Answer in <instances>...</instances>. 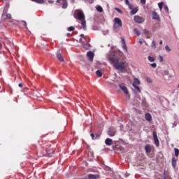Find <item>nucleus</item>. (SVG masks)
<instances>
[{
	"label": "nucleus",
	"mask_w": 179,
	"mask_h": 179,
	"mask_svg": "<svg viewBox=\"0 0 179 179\" xmlns=\"http://www.w3.org/2000/svg\"><path fill=\"white\" fill-rule=\"evenodd\" d=\"M174 152H175V156H176V157H178L179 150L178 148H174Z\"/></svg>",
	"instance_id": "obj_26"
},
{
	"label": "nucleus",
	"mask_w": 179,
	"mask_h": 179,
	"mask_svg": "<svg viewBox=\"0 0 179 179\" xmlns=\"http://www.w3.org/2000/svg\"><path fill=\"white\" fill-rule=\"evenodd\" d=\"M121 27H122V20L118 17H115L113 20V30L120 31Z\"/></svg>",
	"instance_id": "obj_3"
},
{
	"label": "nucleus",
	"mask_w": 179,
	"mask_h": 179,
	"mask_svg": "<svg viewBox=\"0 0 179 179\" xmlns=\"http://www.w3.org/2000/svg\"><path fill=\"white\" fill-rule=\"evenodd\" d=\"M119 87L122 92H124V94H128V89L124 84H119Z\"/></svg>",
	"instance_id": "obj_6"
},
{
	"label": "nucleus",
	"mask_w": 179,
	"mask_h": 179,
	"mask_svg": "<svg viewBox=\"0 0 179 179\" xmlns=\"http://www.w3.org/2000/svg\"><path fill=\"white\" fill-rule=\"evenodd\" d=\"M108 59L113 64V66L116 69V71H119L121 73H124L127 71V65H125L124 62H120L118 58L109 57Z\"/></svg>",
	"instance_id": "obj_1"
},
{
	"label": "nucleus",
	"mask_w": 179,
	"mask_h": 179,
	"mask_svg": "<svg viewBox=\"0 0 179 179\" xmlns=\"http://www.w3.org/2000/svg\"><path fill=\"white\" fill-rule=\"evenodd\" d=\"M54 134V131H50L46 134V135H52Z\"/></svg>",
	"instance_id": "obj_48"
},
{
	"label": "nucleus",
	"mask_w": 179,
	"mask_h": 179,
	"mask_svg": "<svg viewBox=\"0 0 179 179\" xmlns=\"http://www.w3.org/2000/svg\"><path fill=\"white\" fill-rule=\"evenodd\" d=\"M172 166L173 169H176V166L177 165V160H176L175 157H173L171 159Z\"/></svg>",
	"instance_id": "obj_17"
},
{
	"label": "nucleus",
	"mask_w": 179,
	"mask_h": 179,
	"mask_svg": "<svg viewBox=\"0 0 179 179\" xmlns=\"http://www.w3.org/2000/svg\"><path fill=\"white\" fill-rule=\"evenodd\" d=\"M71 3H75V0H71Z\"/></svg>",
	"instance_id": "obj_55"
},
{
	"label": "nucleus",
	"mask_w": 179,
	"mask_h": 179,
	"mask_svg": "<svg viewBox=\"0 0 179 179\" xmlns=\"http://www.w3.org/2000/svg\"><path fill=\"white\" fill-rule=\"evenodd\" d=\"M57 58L59 59V61H61L62 62H64V61H65L64 59V57L62 55H61V50H59L57 52Z\"/></svg>",
	"instance_id": "obj_9"
},
{
	"label": "nucleus",
	"mask_w": 179,
	"mask_h": 179,
	"mask_svg": "<svg viewBox=\"0 0 179 179\" xmlns=\"http://www.w3.org/2000/svg\"><path fill=\"white\" fill-rule=\"evenodd\" d=\"M100 177L96 174H89L88 179H99Z\"/></svg>",
	"instance_id": "obj_14"
},
{
	"label": "nucleus",
	"mask_w": 179,
	"mask_h": 179,
	"mask_svg": "<svg viewBox=\"0 0 179 179\" xmlns=\"http://www.w3.org/2000/svg\"><path fill=\"white\" fill-rule=\"evenodd\" d=\"M105 143L107 146H111L113 145V139L108 138L105 140Z\"/></svg>",
	"instance_id": "obj_13"
},
{
	"label": "nucleus",
	"mask_w": 179,
	"mask_h": 179,
	"mask_svg": "<svg viewBox=\"0 0 179 179\" xmlns=\"http://www.w3.org/2000/svg\"><path fill=\"white\" fill-rule=\"evenodd\" d=\"M152 136H153L155 144L157 148H159V146H160V143L159 142V138H157V133H156V131H153Z\"/></svg>",
	"instance_id": "obj_4"
},
{
	"label": "nucleus",
	"mask_w": 179,
	"mask_h": 179,
	"mask_svg": "<svg viewBox=\"0 0 179 179\" xmlns=\"http://www.w3.org/2000/svg\"><path fill=\"white\" fill-rule=\"evenodd\" d=\"M115 129L109 128L108 130V135H109V136H114L115 135Z\"/></svg>",
	"instance_id": "obj_8"
},
{
	"label": "nucleus",
	"mask_w": 179,
	"mask_h": 179,
	"mask_svg": "<svg viewBox=\"0 0 179 179\" xmlns=\"http://www.w3.org/2000/svg\"><path fill=\"white\" fill-rule=\"evenodd\" d=\"M36 3H44V0H33Z\"/></svg>",
	"instance_id": "obj_29"
},
{
	"label": "nucleus",
	"mask_w": 179,
	"mask_h": 179,
	"mask_svg": "<svg viewBox=\"0 0 179 179\" xmlns=\"http://www.w3.org/2000/svg\"><path fill=\"white\" fill-rule=\"evenodd\" d=\"M137 93H141V88L138 85L133 86Z\"/></svg>",
	"instance_id": "obj_21"
},
{
	"label": "nucleus",
	"mask_w": 179,
	"mask_h": 179,
	"mask_svg": "<svg viewBox=\"0 0 179 179\" xmlns=\"http://www.w3.org/2000/svg\"><path fill=\"white\" fill-rule=\"evenodd\" d=\"M165 50H166V51H169V52L171 51V49H170V48L169 47V45H166V46H165Z\"/></svg>",
	"instance_id": "obj_38"
},
{
	"label": "nucleus",
	"mask_w": 179,
	"mask_h": 179,
	"mask_svg": "<svg viewBox=\"0 0 179 179\" xmlns=\"http://www.w3.org/2000/svg\"><path fill=\"white\" fill-rule=\"evenodd\" d=\"M148 61H150V62H155V57L148 56Z\"/></svg>",
	"instance_id": "obj_28"
},
{
	"label": "nucleus",
	"mask_w": 179,
	"mask_h": 179,
	"mask_svg": "<svg viewBox=\"0 0 179 179\" xmlns=\"http://www.w3.org/2000/svg\"><path fill=\"white\" fill-rule=\"evenodd\" d=\"M134 22H136V23L141 24V23H143V22H145V18L142 17L139 15H135L134 17Z\"/></svg>",
	"instance_id": "obj_5"
},
{
	"label": "nucleus",
	"mask_w": 179,
	"mask_h": 179,
	"mask_svg": "<svg viewBox=\"0 0 179 179\" xmlns=\"http://www.w3.org/2000/svg\"><path fill=\"white\" fill-rule=\"evenodd\" d=\"M143 34H145L147 36V34H149V31H148V29H143Z\"/></svg>",
	"instance_id": "obj_36"
},
{
	"label": "nucleus",
	"mask_w": 179,
	"mask_h": 179,
	"mask_svg": "<svg viewBox=\"0 0 179 179\" xmlns=\"http://www.w3.org/2000/svg\"><path fill=\"white\" fill-rule=\"evenodd\" d=\"M125 177H129V173H125Z\"/></svg>",
	"instance_id": "obj_51"
},
{
	"label": "nucleus",
	"mask_w": 179,
	"mask_h": 179,
	"mask_svg": "<svg viewBox=\"0 0 179 179\" xmlns=\"http://www.w3.org/2000/svg\"><path fill=\"white\" fill-rule=\"evenodd\" d=\"M73 17L81 22V26L83 30H86V20H85V14L81 10H76L73 13Z\"/></svg>",
	"instance_id": "obj_2"
},
{
	"label": "nucleus",
	"mask_w": 179,
	"mask_h": 179,
	"mask_svg": "<svg viewBox=\"0 0 179 179\" xmlns=\"http://www.w3.org/2000/svg\"><path fill=\"white\" fill-rule=\"evenodd\" d=\"M164 179H169L167 176H164Z\"/></svg>",
	"instance_id": "obj_54"
},
{
	"label": "nucleus",
	"mask_w": 179,
	"mask_h": 179,
	"mask_svg": "<svg viewBox=\"0 0 179 179\" xmlns=\"http://www.w3.org/2000/svg\"><path fill=\"white\" fill-rule=\"evenodd\" d=\"M49 146H51V144H50Z\"/></svg>",
	"instance_id": "obj_60"
},
{
	"label": "nucleus",
	"mask_w": 179,
	"mask_h": 179,
	"mask_svg": "<svg viewBox=\"0 0 179 179\" xmlns=\"http://www.w3.org/2000/svg\"><path fill=\"white\" fill-rule=\"evenodd\" d=\"M129 0H125V5H127V6L129 5Z\"/></svg>",
	"instance_id": "obj_43"
},
{
	"label": "nucleus",
	"mask_w": 179,
	"mask_h": 179,
	"mask_svg": "<svg viewBox=\"0 0 179 179\" xmlns=\"http://www.w3.org/2000/svg\"><path fill=\"white\" fill-rule=\"evenodd\" d=\"M138 43H139V44H143V43H145V41L139 40Z\"/></svg>",
	"instance_id": "obj_45"
},
{
	"label": "nucleus",
	"mask_w": 179,
	"mask_h": 179,
	"mask_svg": "<svg viewBox=\"0 0 179 179\" xmlns=\"http://www.w3.org/2000/svg\"><path fill=\"white\" fill-rule=\"evenodd\" d=\"M129 8L131 10H132V9H134V5H132V4H129Z\"/></svg>",
	"instance_id": "obj_40"
},
{
	"label": "nucleus",
	"mask_w": 179,
	"mask_h": 179,
	"mask_svg": "<svg viewBox=\"0 0 179 179\" xmlns=\"http://www.w3.org/2000/svg\"><path fill=\"white\" fill-rule=\"evenodd\" d=\"M166 176H167V175H166V171H164V177H166Z\"/></svg>",
	"instance_id": "obj_52"
},
{
	"label": "nucleus",
	"mask_w": 179,
	"mask_h": 179,
	"mask_svg": "<svg viewBox=\"0 0 179 179\" xmlns=\"http://www.w3.org/2000/svg\"><path fill=\"white\" fill-rule=\"evenodd\" d=\"M83 48H85V50H90L91 45H90V44H89V43H85V44L83 45Z\"/></svg>",
	"instance_id": "obj_18"
},
{
	"label": "nucleus",
	"mask_w": 179,
	"mask_h": 179,
	"mask_svg": "<svg viewBox=\"0 0 179 179\" xmlns=\"http://www.w3.org/2000/svg\"><path fill=\"white\" fill-rule=\"evenodd\" d=\"M59 2H61V0H57V3H59Z\"/></svg>",
	"instance_id": "obj_56"
},
{
	"label": "nucleus",
	"mask_w": 179,
	"mask_h": 179,
	"mask_svg": "<svg viewBox=\"0 0 179 179\" xmlns=\"http://www.w3.org/2000/svg\"><path fill=\"white\" fill-rule=\"evenodd\" d=\"M64 1V2H66V0H63Z\"/></svg>",
	"instance_id": "obj_58"
},
{
	"label": "nucleus",
	"mask_w": 179,
	"mask_h": 179,
	"mask_svg": "<svg viewBox=\"0 0 179 179\" xmlns=\"http://www.w3.org/2000/svg\"><path fill=\"white\" fill-rule=\"evenodd\" d=\"M90 136H91V138H92V139L93 141H94V140L96 139V136H95L94 134H93V133H92V134H90Z\"/></svg>",
	"instance_id": "obj_34"
},
{
	"label": "nucleus",
	"mask_w": 179,
	"mask_h": 179,
	"mask_svg": "<svg viewBox=\"0 0 179 179\" xmlns=\"http://www.w3.org/2000/svg\"><path fill=\"white\" fill-rule=\"evenodd\" d=\"M68 8V2L64 1V3L62 4V9H66Z\"/></svg>",
	"instance_id": "obj_25"
},
{
	"label": "nucleus",
	"mask_w": 179,
	"mask_h": 179,
	"mask_svg": "<svg viewBox=\"0 0 179 179\" xmlns=\"http://www.w3.org/2000/svg\"><path fill=\"white\" fill-rule=\"evenodd\" d=\"M24 23H25V25H26L27 24L26 22H24Z\"/></svg>",
	"instance_id": "obj_59"
},
{
	"label": "nucleus",
	"mask_w": 179,
	"mask_h": 179,
	"mask_svg": "<svg viewBox=\"0 0 179 179\" xmlns=\"http://www.w3.org/2000/svg\"><path fill=\"white\" fill-rule=\"evenodd\" d=\"M141 85V81H139V79L134 78V83H132V86H139Z\"/></svg>",
	"instance_id": "obj_15"
},
{
	"label": "nucleus",
	"mask_w": 179,
	"mask_h": 179,
	"mask_svg": "<svg viewBox=\"0 0 179 179\" xmlns=\"http://www.w3.org/2000/svg\"><path fill=\"white\" fill-rule=\"evenodd\" d=\"M121 1H124V0H121Z\"/></svg>",
	"instance_id": "obj_62"
},
{
	"label": "nucleus",
	"mask_w": 179,
	"mask_h": 179,
	"mask_svg": "<svg viewBox=\"0 0 179 179\" xmlns=\"http://www.w3.org/2000/svg\"><path fill=\"white\" fill-rule=\"evenodd\" d=\"M87 56L88 59H90V61H93L94 58V53L92 51H89L87 52Z\"/></svg>",
	"instance_id": "obj_7"
},
{
	"label": "nucleus",
	"mask_w": 179,
	"mask_h": 179,
	"mask_svg": "<svg viewBox=\"0 0 179 179\" xmlns=\"http://www.w3.org/2000/svg\"><path fill=\"white\" fill-rule=\"evenodd\" d=\"M101 135V134H100V133H96V134H95V138H96V139H100Z\"/></svg>",
	"instance_id": "obj_32"
},
{
	"label": "nucleus",
	"mask_w": 179,
	"mask_h": 179,
	"mask_svg": "<svg viewBox=\"0 0 179 179\" xmlns=\"http://www.w3.org/2000/svg\"><path fill=\"white\" fill-rule=\"evenodd\" d=\"M151 48H152L153 50H156V42H155V41H152Z\"/></svg>",
	"instance_id": "obj_24"
},
{
	"label": "nucleus",
	"mask_w": 179,
	"mask_h": 179,
	"mask_svg": "<svg viewBox=\"0 0 179 179\" xmlns=\"http://www.w3.org/2000/svg\"><path fill=\"white\" fill-rule=\"evenodd\" d=\"M96 75L98 78H101V76H103V73H101V71H100V70H97L96 71Z\"/></svg>",
	"instance_id": "obj_19"
},
{
	"label": "nucleus",
	"mask_w": 179,
	"mask_h": 179,
	"mask_svg": "<svg viewBox=\"0 0 179 179\" xmlns=\"http://www.w3.org/2000/svg\"><path fill=\"white\" fill-rule=\"evenodd\" d=\"M52 155H54V151H52V152H47L46 153V157H51V156H52Z\"/></svg>",
	"instance_id": "obj_31"
},
{
	"label": "nucleus",
	"mask_w": 179,
	"mask_h": 179,
	"mask_svg": "<svg viewBox=\"0 0 179 179\" xmlns=\"http://www.w3.org/2000/svg\"><path fill=\"white\" fill-rule=\"evenodd\" d=\"M96 10H97L98 12L101 13V12H103V8H102L101 6H98L96 7Z\"/></svg>",
	"instance_id": "obj_27"
},
{
	"label": "nucleus",
	"mask_w": 179,
	"mask_h": 179,
	"mask_svg": "<svg viewBox=\"0 0 179 179\" xmlns=\"http://www.w3.org/2000/svg\"><path fill=\"white\" fill-rule=\"evenodd\" d=\"M88 1V3H93V0H87Z\"/></svg>",
	"instance_id": "obj_49"
},
{
	"label": "nucleus",
	"mask_w": 179,
	"mask_h": 179,
	"mask_svg": "<svg viewBox=\"0 0 179 179\" xmlns=\"http://www.w3.org/2000/svg\"><path fill=\"white\" fill-rule=\"evenodd\" d=\"M152 16L153 20H159V19H160V17L157 15V13L156 11H152Z\"/></svg>",
	"instance_id": "obj_10"
},
{
	"label": "nucleus",
	"mask_w": 179,
	"mask_h": 179,
	"mask_svg": "<svg viewBox=\"0 0 179 179\" xmlns=\"http://www.w3.org/2000/svg\"><path fill=\"white\" fill-rule=\"evenodd\" d=\"M18 86H19V87H23V84L20 83V84L18 85Z\"/></svg>",
	"instance_id": "obj_50"
},
{
	"label": "nucleus",
	"mask_w": 179,
	"mask_h": 179,
	"mask_svg": "<svg viewBox=\"0 0 179 179\" xmlns=\"http://www.w3.org/2000/svg\"><path fill=\"white\" fill-rule=\"evenodd\" d=\"M137 13H138V8L131 9V11L130 12L131 15H136Z\"/></svg>",
	"instance_id": "obj_20"
},
{
	"label": "nucleus",
	"mask_w": 179,
	"mask_h": 179,
	"mask_svg": "<svg viewBox=\"0 0 179 179\" xmlns=\"http://www.w3.org/2000/svg\"><path fill=\"white\" fill-rule=\"evenodd\" d=\"M68 31H73V30H75V27H69L67 29Z\"/></svg>",
	"instance_id": "obj_33"
},
{
	"label": "nucleus",
	"mask_w": 179,
	"mask_h": 179,
	"mask_svg": "<svg viewBox=\"0 0 179 179\" xmlns=\"http://www.w3.org/2000/svg\"><path fill=\"white\" fill-rule=\"evenodd\" d=\"M150 65L152 68H156V66H157V64L156 63H152Z\"/></svg>",
	"instance_id": "obj_41"
},
{
	"label": "nucleus",
	"mask_w": 179,
	"mask_h": 179,
	"mask_svg": "<svg viewBox=\"0 0 179 179\" xmlns=\"http://www.w3.org/2000/svg\"><path fill=\"white\" fill-rule=\"evenodd\" d=\"M159 62H163V57L162 56H159Z\"/></svg>",
	"instance_id": "obj_44"
},
{
	"label": "nucleus",
	"mask_w": 179,
	"mask_h": 179,
	"mask_svg": "<svg viewBox=\"0 0 179 179\" xmlns=\"http://www.w3.org/2000/svg\"><path fill=\"white\" fill-rule=\"evenodd\" d=\"M134 31L135 34H136V36H141V31H139V30H138V29L135 28L134 29Z\"/></svg>",
	"instance_id": "obj_23"
},
{
	"label": "nucleus",
	"mask_w": 179,
	"mask_h": 179,
	"mask_svg": "<svg viewBox=\"0 0 179 179\" xmlns=\"http://www.w3.org/2000/svg\"><path fill=\"white\" fill-rule=\"evenodd\" d=\"M145 118L146 121H148V122H150L152 121V115L149 113H145Z\"/></svg>",
	"instance_id": "obj_12"
},
{
	"label": "nucleus",
	"mask_w": 179,
	"mask_h": 179,
	"mask_svg": "<svg viewBox=\"0 0 179 179\" xmlns=\"http://www.w3.org/2000/svg\"><path fill=\"white\" fill-rule=\"evenodd\" d=\"M115 9L117 10V12H118V13H122V10H121V9L118 8H115Z\"/></svg>",
	"instance_id": "obj_37"
},
{
	"label": "nucleus",
	"mask_w": 179,
	"mask_h": 179,
	"mask_svg": "<svg viewBox=\"0 0 179 179\" xmlns=\"http://www.w3.org/2000/svg\"><path fill=\"white\" fill-rule=\"evenodd\" d=\"M173 118L175 119V121L173 124V127H177V115H174Z\"/></svg>",
	"instance_id": "obj_22"
},
{
	"label": "nucleus",
	"mask_w": 179,
	"mask_h": 179,
	"mask_svg": "<svg viewBox=\"0 0 179 179\" xmlns=\"http://www.w3.org/2000/svg\"><path fill=\"white\" fill-rule=\"evenodd\" d=\"M164 9L166 10V12L169 13V7L167 6H164Z\"/></svg>",
	"instance_id": "obj_39"
},
{
	"label": "nucleus",
	"mask_w": 179,
	"mask_h": 179,
	"mask_svg": "<svg viewBox=\"0 0 179 179\" xmlns=\"http://www.w3.org/2000/svg\"><path fill=\"white\" fill-rule=\"evenodd\" d=\"M163 5H164V3L163 2H160L158 3V6H159L160 10H162V9H163Z\"/></svg>",
	"instance_id": "obj_30"
},
{
	"label": "nucleus",
	"mask_w": 179,
	"mask_h": 179,
	"mask_svg": "<svg viewBox=\"0 0 179 179\" xmlns=\"http://www.w3.org/2000/svg\"><path fill=\"white\" fill-rule=\"evenodd\" d=\"M0 89H1V86H0Z\"/></svg>",
	"instance_id": "obj_61"
},
{
	"label": "nucleus",
	"mask_w": 179,
	"mask_h": 179,
	"mask_svg": "<svg viewBox=\"0 0 179 179\" xmlns=\"http://www.w3.org/2000/svg\"><path fill=\"white\" fill-rule=\"evenodd\" d=\"M147 82H148V83H152V80L150 78H148Z\"/></svg>",
	"instance_id": "obj_46"
},
{
	"label": "nucleus",
	"mask_w": 179,
	"mask_h": 179,
	"mask_svg": "<svg viewBox=\"0 0 179 179\" xmlns=\"http://www.w3.org/2000/svg\"><path fill=\"white\" fill-rule=\"evenodd\" d=\"M6 17H7V19L10 20V19H12V15L8 13L6 15Z\"/></svg>",
	"instance_id": "obj_35"
},
{
	"label": "nucleus",
	"mask_w": 179,
	"mask_h": 179,
	"mask_svg": "<svg viewBox=\"0 0 179 179\" xmlns=\"http://www.w3.org/2000/svg\"><path fill=\"white\" fill-rule=\"evenodd\" d=\"M80 37H82V38H84V40H86V38H85V34H80Z\"/></svg>",
	"instance_id": "obj_47"
},
{
	"label": "nucleus",
	"mask_w": 179,
	"mask_h": 179,
	"mask_svg": "<svg viewBox=\"0 0 179 179\" xmlns=\"http://www.w3.org/2000/svg\"><path fill=\"white\" fill-rule=\"evenodd\" d=\"M159 44H160V45H162L163 44V41H160Z\"/></svg>",
	"instance_id": "obj_53"
},
{
	"label": "nucleus",
	"mask_w": 179,
	"mask_h": 179,
	"mask_svg": "<svg viewBox=\"0 0 179 179\" xmlns=\"http://www.w3.org/2000/svg\"><path fill=\"white\" fill-rule=\"evenodd\" d=\"M144 43H145V45H148V43H146V41H144Z\"/></svg>",
	"instance_id": "obj_57"
},
{
	"label": "nucleus",
	"mask_w": 179,
	"mask_h": 179,
	"mask_svg": "<svg viewBox=\"0 0 179 179\" xmlns=\"http://www.w3.org/2000/svg\"><path fill=\"white\" fill-rule=\"evenodd\" d=\"M145 150L146 153H150V152H152V148L150 147V145H148L145 147Z\"/></svg>",
	"instance_id": "obj_16"
},
{
	"label": "nucleus",
	"mask_w": 179,
	"mask_h": 179,
	"mask_svg": "<svg viewBox=\"0 0 179 179\" xmlns=\"http://www.w3.org/2000/svg\"><path fill=\"white\" fill-rule=\"evenodd\" d=\"M121 42L123 50H124L126 52H128V48H127V43H125V39H122Z\"/></svg>",
	"instance_id": "obj_11"
},
{
	"label": "nucleus",
	"mask_w": 179,
	"mask_h": 179,
	"mask_svg": "<svg viewBox=\"0 0 179 179\" xmlns=\"http://www.w3.org/2000/svg\"><path fill=\"white\" fill-rule=\"evenodd\" d=\"M141 3L142 5H145V3H146V0H141Z\"/></svg>",
	"instance_id": "obj_42"
}]
</instances>
